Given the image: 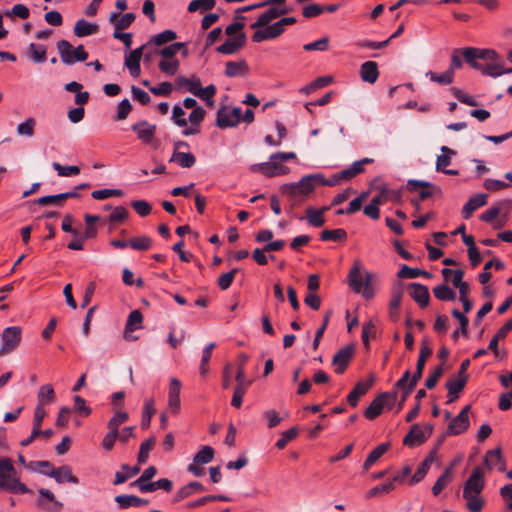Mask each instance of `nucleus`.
<instances>
[{"label": "nucleus", "mask_w": 512, "mask_h": 512, "mask_svg": "<svg viewBox=\"0 0 512 512\" xmlns=\"http://www.w3.org/2000/svg\"><path fill=\"white\" fill-rule=\"evenodd\" d=\"M347 237L344 229L323 230L320 235L322 241H340Z\"/></svg>", "instance_id": "obj_53"}, {"label": "nucleus", "mask_w": 512, "mask_h": 512, "mask_svg": "<svg viewBox=\"0 0 512 512\" xmlns=\"http://www.w3.org/2000/svg\"><path fill=\"white\" fill-rule=\"evenodd\" d=\"M152 240L148 236H137L129 240V246L135 250H147L151 247Z\"/></svg>", "instance_id": "obj_58"}, {"label": "nucleus", "mask_w": 512, "mask_h": 512, "mask_svg": "<svg viewBox=\"0 0 512 512\" xmlns=\"http://www.w3.org/2000/svg\"><path fill=\"white\" fill-rule=\"evenodd\" d=\"M247 359H248L247 355L240 354V356H239L240 363L238 365L237 372L235 375L236 386L234 388V393H233V397L231 400V405L235 408L241 407L242 398H243L244 394L246 393L248 386L251 384V382L246 379L245 372H244V364L247 361Z\"/></svg>", "instance_id": "obj_5"}, {"label": "nucleus", "mask_w": 512, "mask_h": 512, "mask_svg": "<svg viewBox=\"0 0 512 512\" xmlns=\"http://www.w3.org/2000/svg\"><path fill=\"white\" fill-rule=\"evenodd\" d=\"M484 463L489 469H497L500 472L505 470V461L501 454L500 448H495L486 452L484 457Z\"/></svg>", "instance_id": "obj_21"}, {"label": "nucleus", "mask_w": 512, "mask_h": 512, "mask_svg": "<svg viewBox=\"0 0 512 512\" xmlns=\"http://www.w3.org/2000/svg\"><path fill=\"white\" fill-rule=\"evenodd\" d=\"M135 20L134 13H126L119 17V14L113 12L110 14L109 21L114 24L116 30L127 29Z\"/></svg>", "instance_id": "obj_32"}, {"label": "nucleus", "mask_w": 512, "mask_h": 512, "mask_svg": "<svg viewBox=\"0 0 512 512\" xmlns=\"http://www.w3.org/2000/svg\"><path fill=\"white\" fill-rule=\"evenodd\" d=\"M177 37L176 33L173 30H165L159 34L154 35L150 43L155 44L156 46H161L168 42L175 40Z\"/></svg>", "instance_id": "obj_55"}, {"label": "nucleus", "mask_w": 512, "mask_h": 512, "mask_svg": "<svg viewBox=\"0 0 512 512\" xmlns=\"http://www.w3.org/2000/svg\"><path fill=\"white\" fill-rule=\"evenodd\" d=\"M215 0H192L188 5L189 12H206L214 8Z\"/></svg>", "instance_id": "obj_50"}, {"label": "nucleus", "mask_w": 512, "mask_h": 512, "mask_svg": "<svg viewBox=\"0 0 512 512\" xmlns=\"http://www.w3.org/2000/svg\"><path fill=\"white\" fill-rule=\"evenodd\" d=\"M176 83L179 88H185L188 92L192 94H196L198 86H201V81L198 78L188 79L186 77L180 76L176 79Z\"/></svg>", "instance_id": "obj_49"}, {"label": "nucleus", "mask_w": 512, "mask_h": 512, "mask_svg": "<svg viewBox=\"0 0 512 512\" xmlns=\"http://www.w3.org/2000/svg\"><path fill=\"white\" fill-rule=\"evenodd\" d=\"M170 162H175L182 168H191L195 164L196 158L190 152L173 151Z\"/></svg>", "instance_id": "obj_33"}, {"label": "nucleus", "mask_w": 512, "mask_h": 512, "mask_svg": "<svg viewBox=\"0 0 512 512\" xmlns=\"http://www.w3.org/2000/svg\"><path fill=\"white\" fill-rule=\"evenodd\" d=\"M463 498L466 500V507L470 512H480L482 510L484 500L479 493L463 491Z\"/></svg>", "instance_id": "obj_34"}, {"label": "nucleus", "mask_w": 512, "mask_h": 512, "mask_svg": "<svg viewBox=\"0 0 512 512\" xmlns=\"http://www.w3.org/2000/svg\"><path fill=\"white\" fill-rule=\"evenodd\" d=\"M354 355V347L349 345L341 348L332 358V364L335 366V372L342 374L350 363Z\"/></svg>", "instance_id": "obj_15"}, {"label": "nucleus", "mask_w": 512, "mask_h": 512, "mask_svg": "<svg viewBox=\"0 0 512 512\" xmlns=\"http://www.w3.org/2000/svg\"><path fill=\"white\" fill-rule=\"evenodd\" d=\"M378 65L374 61H366L360 67V77L364 82L375 83L378 79Z\"/></svg>", "instance_id": "obj_27"}, {"label": "nucleus", "mask_w": 512, "mask_h": 512, "mask_svg": "<svg viewBox=\"0 0 512 512\" xmlns=\"http://www.w3.org/2000/svg\"><path fill=\"white\" fill-rule=\"evenodd\" d=\"M317 178H322V174L307 175L299 180V186L301 187L302 192L305 194V196H307L314 190V181L317 180Z\"/></svg>", "instance_id": "obj_54"}, {"label": "nucleus", "mask_w": 512, "mask_h": 512, "mask_svg": "<svg viewBox=\"0 0 512 512\" xmlns=\"http://www.w3.org/2000/svg\"><path fill=\"white\" fill-rule=\"evenodd\" d=\"M214 450L211 446H203L194 456L196 464H207L213 460Z\"/></svg>", "instance_id": "obj_52"}, {"label": "nucleus", "mask_w": 512, "mask_h": 512, "mask_svg": "<svg viewBox=\"0 0 512 512\" xmlns=\"http://www.w3.org/2000/svg\"><path fill=\"white\" fill-rule=\"evenodd\" d=\"M471 409L470 405L465 406L460 413L454 417L447 428V435H459L465 432L470 425L469 421V411Z\"/></svg>", "instance_id": "obj_10"}, {"label": "nucleus", "mask_w": 512, "mask_h": 512, "mask_svg": "<svg viewBox=\"0 0 512 512\" xmlns=\"http://www.w3.org/2000/svg\"><path fill=\"white\" fill-rule=\"evenodd\" d=\"M248 72V65L244 60L229 61L226 63L225 75L228 77H236L244 75Z\"/></svg>", "instance_id": "obj_38"}, {"label": "nucleus", "mask_w": 512, "mask_h": 512, "mask_svg": "<svg viewBox=\"0 0 512 512\" xmlns=\"http://www.w3.org/2000/svg\"><path fill=\"white\" fill-rule=\"evenodd\" d=\"M452 316L455 317L459 323H460V327L459 329H456L453 333H452V338L454 340H457L459 335L462 334L464 336L467 335L468 333V330H467V327H468V323H469V320L468 318L463 314L461 313L458 309H453L452 310Z\"/></svg>", "instance_id": "obj_43"}, {"label": "nucleus", "mask_w": 512, "mask_h": 512, "mask_svg": "<svg viewBox=\"0 0 512 512\" xmlns=\"http://www.w3.org/2000/svg\"><path fill=\"white\" fill-rule=\"evenodd\" d=\"M129 418L128 413L126 412H117L114 416L109 420L107 426L109 430L119 431L120 425L125 423Z\"/></svg>", "instance_id": "obj_63"}, {"label": "nucleus", "mask_w": 512, "mask_h": 512, "mask_svg": "<svg viewBox=\"0 0 512 512\" xmlns=\"http://www.w3.org/2000/svg\"><path fill=\"white\" fill-rule=\"evenodd\" d=\"M372 274L367 272L365 276L361 274L360 262L356 261L349 272V283L356 293H363L367 299L373 297L374 291L371 286Z\"/></svg>", "instance_id": "obj_2"}, {"label": "nucleus", "mask_w": 512, "mask_h": 512, "mask_svg": "<svg viewBox=\"0 0 512 512\" xmlns=\"http://www.w3.org/2000/svg\"><path fill=\"white\" fill-rule=\"evenodd\" d=\"M38 405L43 407L46 404H50L55 400V391L50 384L42 385L39 388L37 394Z\"/></svg>", "instance_id": "obj_40"}, {"label": "nucleus", "mask_w": 512, "mask_h": 512, "mask_svg": "<svg viewBox=\"0 0 512 512\" xmlns=\"http://www.w3.org/2000/svg\"><path fill=\"white\" fill-rule=\"evenodd\" d=\"M233 118L229 107H221L216 114V126L221 129L235 127L238 122Z\"/></svg>", "instance_id": "obj_28"}, {"label": "nucleus", "mask_w": 512, "mask_h": 512, "mask_svg": "<svg viewBox=\"0 0 512 512\" xmlns=\"http://www.w3.org/2000/svg\"><path fill=\"white\" fill-rule=\"evenodd\" d=\"M467 378H468L467 375H464L462 377H456V378L450 379L446 383V388L448 390V397H449L448 403H451L458 398L459 393L465 387Z\"/></svg>", "instance_id": "obj_25"}, {"label": "nucleus", "mask_w": 512, "mask_h": 512, "mask_svg": "<svg viewBox=\"0 0 512 512\" xmlns=\"http://www.w3.org/2000/svg\"><path fill=\"white\" fill-rule=\"evenodd\" d=\"M487 194H476L472 196L464 205L462 214L465 219H469L472 213L487 203Z\"/></svg>", "instance_id": "obj_23"}, {"label": "nucleus", "mask_w": 512, "mask_h": 512, "mask_svg": "<svg viewBox=\"0 0 512 512\" xmlns=\"http://www.w3.org/2000/svg\"><path fill=\"white\" fill-rule=\"evenodd\" d=\"M142 493L153 492L157 489H163L164 491H171L173 487L172 481L167 478L159 479L155 482H145L136 486Z\"/></svg>", "instance_id": "obj_29"}, {"label": "nucleus", "mask_w": 512, "mask_h": 512, "mask_svg": "<svg viewBox=\"0 0 512 512\" xmlns=\"http://www.w3.org/2000/svg\"><path fill=\"white\" fill-rule=\"evenodd\" d=\"M281 192L289 197L293 205H296L306 197L299 186V181L294 183H286L281 186Z\"/></svg>", "instance_id": "obj_22"}, {"label": "nucleus", "mask_w": 512, "mask_h": 512, "mask_svg": "<svg viewBox=\"0 0 512 512\" xmlns=\"http://www.w3.org/2000/svg\"><path fill=\"white\" fill-rule=\"evenodd\" d=\"M373 381L374 379L371 377L368 381H360L355 385L354 389L347 396V401L352 407H355L358 404L359 398L367 393Z\"/></svg>", "instance_id": "obj_24"}, {"label": "nucleus", "mask_w": 512, "mask_h": 512, "mask_svg": "<svg viewBox=\"0 0 512 512\" xmlns=\"http://www.w3.org/2000/svg\"><path fill=\"white\" fill-rule=\"evenodd\" d=\"M486 64H482L480 72L484 75L496 78L503 74L512 73V68L505 69L504 61L496 52V57L493 60H484Z\"/></svg>", "instance_id": "obj_14"}, {"label": "nucleus", "mask_w": 512, "mask_h": 512, "mask_svg": "<svg viewBox=\"0 0 512 512\" xmlns=\"http://www.w3.org/2000/svg\"><path fill=\"white\" fill-rule=\"evenodd\" d=\"M327 210L328 207H323L319 210L308 207L306 209V219L308 223L313 227H321L325 222L323 215Z\"/></svg>", "instance_id": "obj_35"}, {"label": "nucleus", "mask_w": 512, "mask_h": 512, "mask_svg": "<svg viewBox=\"0 0 512 512\" xmlns=\"http://www.w3.org/2000/svg\"><path fill=\"white\" fill-rule=\"evenodd\" d=\"M408 288L410 296L421 307H426L429 304L430 295L426 286L419 283H411Z\"/></svg>", "instance_id": "obj_20"}, {"label": "nucleus", "mask_w": 512, "mask_h": 512, "mask_svg": "<svg viewBox=\"0 0 512 512\" xmlns=\"http://www.w3.org/2000/svg\"><path fill=\"white\" fill-rule=\"evenodd\" d=\"M215 347H216V344L211 342L208 345H206L202 351V357H201V362H200V366H199V373L202 376L207 375V373L209 372L208 362L211 358L212 350Z\"/></svg>", "instance_id": "obj_47"}, {"label": "nucleus", "mask_w": 512, "mask_h": 512, "mask_svg": "<svg viewBox=\"0 0 512 512\" xmlns=\"http://www.w3.org/2000/svg\"><path fill=\"white\" fill-rule=\"evenodd\" d=\"M395 396L389 393L378 395L365 410L364 415L367 419H374L379 416L386 405H392Z\"/></svg>", "instance_id": "obj_11"}, {"label": "nucleus", "mask_w": 512, "mask_h": 512, "mask_svg": "<svg viewBox=\"0 0 512 512\" xmlns=\"http://www.w3.org/2000/svg\"><path fill=\"white\" fill-rule=\"evenodd\" d=\"M42 474L54 478L57 483L69 482L73 484H78L79 480L76 476L72 474V470L69 466L63 465L56 469H51L50 471H41Z\"/></svg>", "instance_id": "obj_17"}, {"label": "nucleus", "mask_w": 512, "mask_h": 512, "mask_svg": "<svg viewBox=\"0 0 512 512\" xmlns=\"http://www.w3.org/2000/svg\"><path fill=\"white\" fill-rule=\"evenodd\" d=\"M57 50L61 61L65 65H73L76 62H83L88 58V53L84 50L83 45L73 48L70 42L66 40H60L57 42Z\"/></svg>", "instance_id": "obj_4"}, {"label": "nucleus", "mask_w": 512, "mask_h": 512, "mask_svg": "<svg viewBox=\"0 0 512 512\" xmlns=\"http://www.w3.org/2000/svg\"><path fill=\"white\" fill-rule=\"evenodd\" d=\"M154 445H155L154 437H151L141 443L139 453H138V458H137L138 462L140 464L147 462L148 457H149V452L154 447Z\"/></svg>", "instance_id": "obj_56"}, {"label": "nucleus", "mask_w": 512, "mask_h": 512, "mask_svg": "<svg viewBox=\"0 0 512 512\" xmlns=\"http://www.w3.org/2000/svg\"><path fill=\"white\" fill-rule=\"evenodd\" d=\"M426 76L429 77V79L433 82H437L441 85H448L451 84L454 80V75L452 74V71L446 70L441 75H437L436 73L432 71H428L426 73Z\"/></svg>", "instance_id": "obj_57"}, {"label": "nucleus", "mask_w": 512, "mask_h": 512, "mask_svg": "<svg viewBox=\"0 0 512 512\" xmlns=\"http://www.w3.org/2000/svg\"><path fill=\"white\" fill-rule=\"evenodd\" d=\"M289 12V9L286 6H277L272 5L269 6L263 13H261L255 23L251 25V28H259L262 29L270 26L271 22L275 19L279 18L282 15H285Z\"/></svg>", "instance_id": "obj_9"}, {"label": "nucleus", "mask_w": 512, "mask_h": 512, "mask_svg": "<svg viewBox=\"0 0 512 512\" xmlns=\"http://www.w3.org/2000/svg\"><path fill=\"white\" fill-rule=\"evenodd\" d=\"M251 170H259L267 177L285 175L289 168L283 166L278 159H270L268 162L258 163L251 166Z\"/></svg>", "instance_id": "obj_13"}, {"label": "nucleus", "mask_w": 512, "mask_h": 512, "mask_svg": "<svg viewBox=\"0 0 512 512\" xmlns=\"http://www.w3.org/2000/svg\"><path fill=\"white\" fill-rule=\"evenodd\" d=\"M99 26L96 23H91L85 19H79L74 25L73 32L75 36L81 38L93 35L98 32Z\"/></svg>", "instance_id": "obj_30"}, {"label": "nucleus", "mask_w": 512, "mask_h": 512, "mask_svg": "<svg viewBox=\"0 0 512 512\" xmlns=\"http://www.w3.org/2000/svg\"><path fill=\"white\" fill-rule=\"evenodd\" d=\"M22 339V330L19 326H10L1 334L0 357H4L17 349Z\"/></svg>", "instance_id": "obj_6"}, {"label": "nucleus", "mask_w": 512, "mask_h": 512, "mask_svg": "<svg viewBox=\"0 0 512 512\" xmlns=\"http://www.w3.org/2000/svg\"><path fill=\"white\" fill-rule=\"evenodd\" d=\"M441 151L443 154L439 155L436 161L437 171H443L446 169V167L451 163V156L455 155V151L447 146H442Z\"/></svg>", "instance_id": "obj_48"}, {"label": "nucleus", "mask_w": 512, "mask_h": 512, "mask_svg": "<svg viewBox=\"0 0 512 512\" xmlns=\"http://www.w3.org/2000/svg\"><path fill=\"white\" fill-rule=\"evenodd\" d=\"M122 469L125 470L126 472H121V471L116 472L115 480L113 482L114 485L122 484L125 481H127L129 478L137 475L140 472L139 466L129 467L127 464H123Z\"/></svg>", "instance_id": "obj_42"}, {"label": "nucleus", "mask_w": 512, "mask_h": 512, "mask_svg": "<svg viewBox=\"0 0 512 512\" xmlns=\"http://www.w3.org/2000/svg\"><path fill=\"white\" fill-rule=\"evenodd\" d=\"M455 462L448 468L445 469L443 474L437 479L432 487V493L434 496H437L450 482L451 480V472L452 467Z\"/></svg>", "instance_id": "obj_44"}, {"label": "nucleus", "mask_w": 512, "mask_h": 512, "mask_svg": "<svg viewBox=\"0 0 512 512\" xmlns=\"http://www.w3.org/2000/svg\"><path fill=\"white\" fill-rule=\"evenodd\" d=\"M28 51L30 59L36 64L43 63L47 59V49L44 45L30 43Z\"/></svg>", "instance_id": "obj_39"}, {"label": "nucleus", "mask_w": 512, "mask_h": 512, "mask_svg": "<svg viewBox=\"0 0 512 512\" xmlns=\"http://www.w3.org/2000/svg\"><path fill=\"white\" fill-rule=\"evenodd\" d=\"M433 427L430 424L420 427L418 424L412 425L409 433L405 436L403 444L408 447L419 446L424 443L432 434Z\"/></svg>", "instance_id": "obj_8"}, {"label": "nucleus", "mask_w": 512, "mask_h": 512, "mask_svg": "<svg viewBox=\"0 0 512 512\" xmlns=\"http://www.w3.org/2000/svg\"><path fill=\"white\" fill-rule=\"evenodd\" d=\"M115 502L122 508L140 507L148 504V500L139 498L134 495H118L115 497Z\"/></svg>", "instance_id": "obj_31"}, {"label": "nucleus", "mask_w": 512, "mask_h": 512, "mask_svg": "<svg viewBox=\"0 0 512 512\" xmlns=\"http://www.w3.org/2000/svg\"><path fill=\"white\" fill-rule=\"evenodd\" d=\"M0 490L11 494H26L31 490L20 481L12 460L0 457Z\"/></svg>", "instance_id": "obj_1"}, {"label": "nucleus", "mask_w": 512, "mask_h": 512, "mask_svg": "<svg viewBox=\"0 0 512 512\" xmlns=\"http://www.w3.org/2000/svg\"><path fill=\"white\" fill-rule=\"evenodd\" d=\"M133 132L136 133L137 138L143 144L154 143L157 127L155 124H151L146 120H141L131 126Z\"/></svg>", "instance_id": "obj_12"}, {"label": "nucleus", "mask_w": 512, "mask_h": 512, "mask_svg": "<svg viewBox=\"0 0 512 512\" xmlns=\"http://www.w3.org/2000/svg\"><path fill=\"white\" fill-rule=\"evenodd\" d=\"M390 443L385 442L378 445L375 449H373L367 456L366 460L363 463V469L368 470L377 460L389 449Z\"/></svg>", "instance_id": "obj_36"}, {"label": "nucleus", "mask_w": 512, "mask_h": 512, "mask_svg": "<svg viewBox=\"0 0 512 512\" xmlns=\"http://www.w3.org/2000/svg\"><path fill=\"white\" fill-rule=\"evenodd\" d=\"M432 354V349L428 346L426 340L422 342L419 357L416 363V371L412 375L414 381H419L422 377V373L425 367L426 359Z\"/></svg>", "instance_id": "obj_26"}, {"label": "nucleus", "mask_w": 512, "mask_h": 512, "mask_svg": "<svg viewBox=\"0 0 512 512\" xmlns=\"http://www.w3.org/2000/svg\"><path fill=\"white\" fill-rule=\"evenodd\" d=\"M52 167L57 171L58 175L62 177H69L72 175H78L80 173L79 167L75 165L63 166L58 162H54Z\"/></svg>", "instance_id": "obj_60"}, {"label": "nucleus", "mask_w": 512, "mask_h": 512, "mask_svg": "<svg viewBox=\"0 0 512 512\" xmlns=\"http://www.w3.org/2000/svg\"><path fill=\"white\" fill-rule=\"evenodd\" d=\"M237 272L238 269L234 268L231 271L220 275L217 281L219 288L221 290H227L231 286Z\"/></svg>", "instance_id": "obj_64"}, {"label": "nucleus", "mask_w": 512, "mask_h": 512, "mask_svg": "<svg viewBox=\"0 0 512 512\" xmlns=\"http://www.w3.org/2000/svg\"><path fill=\"white\" fill-rule=\"evenodd\" d=\"M296 21L297 20L295 17H282L270 26L257 30L252 35V41L255 43H260L266 40L275 39L285 31L286 26L292 25L296 23Z\"/></svg>", "instance_id": "obj_3"}, {"label": "nucleus", "mask_w": 512, "mask_h": 512, "mask_svg": "<svg viewBox=\"0 0 512 512\" xmlns=\"http://www.w3.org/2000/svg\"><path fill=\"white\" fill-rule=\"evenodd\" d=\"M245 42V34L239 33L234 37H229L222 45L216 48V51L223 55H233L245 45Z\"/></svg>", "instance_id": "obj_16"}, {"label": "nucleus", "mask_w": 512, "mask_h": 512, "mask_svg": "<svg viewBox=\"0 0 512 512\" xmlns=\"http://www.w3.org/2000/svg\"><path fill=\"white\" fill-rule=\"evenodd\" d=\"M154 413H155L154 400L153 399L146 400V402L144 404V408H143L142 419H141L142 428L149 427Z\"/></svg>", "instance_id": "obj_51"}, {"label": "nucleus", "mask_w": 512, "mask_h": 512, "mask_svg": "<svg viewBox=\"0 0 512 512\" xmlns=\"http://www.w3.org/2000/svg\"><path fill=\"white\" fill-rule=\"evenodd\" d=\"M495 57L496 51L493 49L463 48V58L467 64L478 71L482 69V63L478 62V60H493Z\"/></svg>", "instance_id": "obj_7"}, {"label": "nucleus", "mask_w": 512, "mask_h": 512, "mask_svg": "<svg viewBox=\"0 0 512 512\" xmlns=\"http://www.w3.org/2000/svg\"><path fill=\"white\" fill-rule=\"evenodd\" d=\"M398 276L400 278L414 279L419 276L430 277L431 274L419 268H411L407 265H403L398 272Z\"/></svg>", "instance_id": "obj_46"}, {"label": "nucleus", "mask_w": 512, "mask_h": 512, "mask_svg": "<svg viewBox=\"0 0 512 512\" xmlns=\"http://www.w3.org/2000/svg\"><path fill=\"white\" fill-rule=\"evenodd\" d=\"M297 433L298 430L295 427L284 431L281 437L277 440L275 446L280 450L285 448V446L297 436Z\"/></svg>", "instance_id": "obj_62"}, {"label": "nucleus", "mask_w": 512, "mask_h": 512, "mask_svg": "<svg viewBox=\"0 0 512 512\" xmlns=\"http://www.w3.org/2000/svg\"><path fill=\"white\" fill-rule=\"evenodd\" d=\"M36 127V119L33 117H28L23 122L19 123L16 127V132L18 136L31 138L34 135Z\"/></svg>", "instance_id": "obj_41"}, {"label": "nucleus", "mask_w": 512, "mask_h": 512, "mask_svg": "<svg viewBox=\"0 0 512 512\" xmlns=\"http://www.w3.org/2000/svg\"><path fill=\"white\" fill-rule=\"evenodd\" d=\"M484 488V473L480 467H476L464 484L463 491L481 493Z\"/></svg>", "instance_id": "obj_19"}, {"label": "nucleus", "mask_w": 512, "mask_h": 512, "mask_svg": "<svg viewBox=\"0 0 512 512\" xmlns=\"http://www.w3.org/2000/svg\"><path fill=\"white\" fill-rule=\"evenodd\" d=\"M433 293L440 301H454L456 299V293L446 284L436 286Z\"/></svg>", "instance_id": "obj_45"}, {"label": "nucleus", "mask_w": 512, "mask_h": 512, "mask_svg": "<svg viewBox=\"0 0 512 512\" xmlns=\"http://www.w3.org/2000/svg\"><path fill=\"white\" fill-rule=\"evenodd\" d=\"M179 61L176 59H163L159 62V69L168 75H175L179 69Z\"/></svg>", "instance_id": "obj_59"}, {"label": "nucleus", "mask_w": 512, "mask_h": 512, "mask_svg": "<svg viewBox=\"0 0 512 512\" xmlns=\"http://www.w3.org/2000/svg\"><path fill=\"white\" fill-rule=\"evenodd\" d=\"M394 488H395V485L393 484V481H388L386 483H383V484H380V485H377V486L371 488L367 492L366 497L372 498V497H376L383 493H389L390 491L394 490Z\"/></svg>", "instance_id": "obj_61"}, {"label": "nucleus", "mask_w": 512, "mask_h": 512, "mask_svg": "<svg viewBox=\"0 0 512 512\" xmlns=\"http://www.w3.org/2000/svg\"><path fill=\"white\" fill-rule=\"evenodd\" d=\"M142 322L143 316L139 310H133L130 312L125 326V338L130 339L128 333L140 329Z\"/></svg>", "instance_id": "obj_37"}, {"label": "nucleus", "mask_w": 512, "mask_h": 512, "mask_svg": "<svg viewBox=\"0 0 512 512\" xmlns=\"http://www.w3.org/2000/svg\"><path fill=\"white\" fill-rule=\"evenodd\" d=\"M146 47L147 45H142L125 56V66L128 68L132 77H138L141 73L140 61L143 56V50Z\"/></svg>", "instance_id": "obj_18"}]
</instances>
